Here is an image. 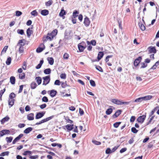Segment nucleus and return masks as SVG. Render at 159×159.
Instances as JSON below:
<instances>
[{
	"instance_id": "obj_1",
	"label": "nucleus",
	"mask_w": 159,
	"mask_h": 159,
	"mask_svg": "<svg viewBox=\"0 0 159 159\" xmlns=\"http://www.w3.org/2000/svg\"><path fill=\"white\" fill-rule=\"evenodd\" d=\"M152 96L151 95H148L142 97H140L135 99L134 102H139L143 100H147L151 99Z\"/></svg>"
},
{
	"instance_id": "obj_2",
	"label": "nucleus",
	"mask_w": 159,
	"mask_h": 159,
	"mask_svg": "<svg viewBox=\"0 0 159 159\" xmlns=\"http://www.w3.org/2000/svg\"><path fill=\"white\" fill-rule=\"evenodd\" d=\"M54 116H50L48 117L47 118L45 119H43L41 121H40L39 122H37L36 123L35 125H40L42 123H44V122H46L48 120L52 119Z\"/></svg>"
},
{
	"instance_id": "obj_3",
	"label": "nucleus",
	"mask_w": 159,
	"mask_h": 159,
	"mask_svg": "<svg viewBox=\"0 0 159 159\" xmlns=\"http://www.w3.org/2000/svg\"><path fill=\"white\" fill-rule=\"evenodd\" d=\"M146 113H145V115L139 116L137 120L139 123L142 124L143 122L146 117Z\"/></svg>"
},
{
	"instance_id": "obj_4",
	"label": "nucleus",
	"mask_w": 159,
	"mask_h": 159,
	"mask_svg": "<svg viewBox=\"0 0 159 159\" xmlns=\"http://www.w3.org/2000/svg\"><path fill=\"white\" fill-rule=\"evenodd\" d=\"M43 85H46L48 84L50 81V76L49 75H48L44 77H43Z\"/></svg>"
},
{
	"instance_id": "obj_5",
	"label": "nucleus",
	"mask_w": 159,
	"mask_h": 159,
	"mask_svg": "<svg viewBox=\"0 0 159 159\" xmlns=\"http://www.w3.org/2000/svg\"><path fill=\"white\" fill-rule=\"evenodd\" d=\"M85 43L84 42H82L78 45V48L80 52H82L83 51L84 48L86 47V46H84Z\"/></svg>"
},
{
	"instance_id": "obj_6",
	"label": "nucleus",
	"mask_w": 159,
	"mask_h": 159,
	"mask_svg": "<svg viewBox=\"0 0 159 159\" xmlns=\"http://www.w3.org/2000/svg\"><path fill=\"white\" fill-rule=\"evenodd\" d=\"M142 59V57L141 56L139 57L138 58L135 59L134 61V65L135 66H137L140 63Z\"/></svg>"
},
{
	"instance_id": "obj_7",
	"label": "nucleus",
	"mask_w": 159,
	"mask_h": 159,
	"mask_svg": "<svg viewBox=\"0 0 159 159\" xmlns=\"http://www.w3.org/2000/svg\"><path fill=\"white\" fill-rule=\"evenodd\" d=\"M10 131L8 129H3L0 132V137H2L5 134H9Z\"/></svg>"
},
{
	"instance_id": "obj_8",
	"label": "nucleus",
	"mask_w": 159,
	"mask_h": 159,
	"mask_svg": "<svg viewBox=\"0 0 159 159\" xmlns=\"http://www.w3.org/2000/svg\"><path fill=\"white\" fill-rule=\"evenodd\" d=\"M148 49L149 53H156L157 50L154 47L150 46L148 48Z\"/></svg>"
},
{
	"instance_id": "obj_9",
	"label": "nucleus",
	"mask_w": 159,
	"mask_h": 159,
	"mask_svg": "<svg viewBox=\"0 0 159 159\" xmlns=\"http://www.w3.org/2000/svg\"><path fill=\"white\" fill-rule=\"evenodd\" d=\"M71 32V31L70 30H66L64 34V38L65 39H69L70 38L69 36L70 35V33Z\"/></svg>"
},
{
	"instance_id": "obj_10",
	"label": "nucleus",
	"mask_w": 159,
	"mask_h": 159,
	"mask_svg": "<svg viewBox=\"0 0 159 159\" xmlns=\"http://www.w3.org/2000/svg\"><path fill=\"white\" fill-rule=\"evenodd\" d=\"M45 113V112H39L37 113L35 116V119H38L42 118L44 116Z\"/></svg>"
},
{
	"instance_id": "obj_11",
	"label": "nucleus",
	"mask_w": 159,
	"mask_h": 159,
	"mask_svg": "<svg viewBox=\"0 0 159 159\" xmlns=\"http://www.w3.org/2000/svg\"><path fill=\"white\" fill-rule=\"evenodd\" d=\"M40 46L42 47H38V48L36 50V51L37 53H40L42 52L44 49H45V46L44 44L43 43H41L40 44Z\"/></svg>"
},
{
	"instance_id": "obj_12",
	"label": "nucleus",
	"mask_w": 159,
	"mask_h": 159,
	"mask_svg": "<svg viewBox=\"0 0 159 159\" xmlns=\"http://www.w3.org/2000/svg\"><path fill=\"white\" fill-rule=\"evenodd\" d=\"M84 23L86 26L88 27L89 26L90 23V21L89 18L87 17L85 18Z\"/></svg>"
},
{
	"instance_id": "obj_13",
	"label": "nucleus",
	"mask_w": 159,
	"mask_h": 159,
	"mask_svg": "<svg viewBox=\"0 0 159 159\" xmlns=\"http://www.w3.org/2000/svg\"><path fill=\"white\" fill-rule=\"evenodd\" d=\"M49 11L46 9H44L41 11L40 13L43 16H46L49 14Z\"/></svg>"
},
{
	"instance_id": "obj_14",
	"label": "nucleus",
	"mask_w": 159,
	"mask_h": 159,
	"mask_svg": "<svg viewBox=\"0 0 159 159\" xmlns=\"http://www.w3.org/2000/svg\"><path fill=\"white\" fill-rule=\"evenodd\" d=\"M121 111L120 110H117L115 113L112 115V117L114 118H115L119 116L121 113Z\"/></svg>"
},
{
	"instance_id": "obj_15",
	"label": "nucleus",
	"mask_w": 159,
	"mask_h": 159,
	"mask_svg": "<svg viewBox=\"0 0 159 159\" xmlns=\"http://www.w3.org/2000/svg\"><path fill=\"white\" fill-rule=\"evenodd\" d=\"M10 118L7 116L3 118L1 120L2 124H3L5 122L7 121Z\"/></svg>"
},
{
	"instance_id": "obj_16",
	"label": "nucleus",
	"mask_w": 159,
	"mask_h": 159,
	"mask_svg": "<svg viewBox=\"0 0 159 159\" xmlns=\"http://www.w3.org/2000/svg\"><path fill=\"white\" fill-rule=\"evenodd\" d=\"M24 40V39L19 40L16 47L18 46H19L20 47H23V46L25 45V43L23 41Z\"/></svg>"
},
{
	"instance_id": "obj_17",
	"label": "nucleus",
	"mask_w": 159,
	"mask_h": 159,
	"mask_svg": "<svg viewBox=\"0 0 159 159\" xmlns=\"http://www.w3.org/2000/svg\"><path fill=\"white\" fill-rule=\"evenodd\" d=\"M104 55V53L103 52H100L98 53V56L97 57V59L98 61H99L103 57Z\"/></svg>"
},
{
	"instance_id": "obj_18",
	"label": "nucleus",
	"mask_w": 159,
	"mask_h": 159,
	"mask_svg": "<svg viewBox=\"0 0 159 159\" xmlns=\"http://www.w3.org/2000/svg\"><path fill=\"white\" fill-rule=\"evenodd\" d=\"M27 118L28 120H32L34 119V115L33 113H30L28 114L27 116Z\"/></svg>"
},
{
	"instance_id": "obj_19",
	"label": "nucleus",
	"mask_w": 159,
	"mask_h": 159,
	"mask_svg": "<svg viewBox=\"0 0 159 159\" xmlns=\"http://www.w3.org/2000/svg\"><path fill=\"white\" fill-rule=\"evenodd\" d=\"M57 91L54 90H52L50 91V95L52 97H53L56 95Z\"/></svg>"
},
{
	"instance_id": "obj_20",
	"label": "nucleus",
	"mask_w": 159,
	"mask_h": 159,
	"mask_svg": "<svg viewBox=\"0 0 159 159\" xmlns=\"http://www.w3.org/2000/svg\"><path fill=\"white\" fill-rule=\"evenodd\" d=\"M73 126L74 125L73 124L71 125H67L66 126V127L68 131H70L72 130L73 129Z\"/></svg>"
},
{
	"instance_id": "obj_21",
	"label": "nucleus",
	"mask_w": 159,
	"mask_h": 159,
	"mask_svg": "<svg viewBox=\"0 0 159 159\" xmlns=\"http://www.w3.org/2000/svg\"><path fill=\"white\" fill-rule=\"evenodd\" d=\"M33 130V128L31 127H28L24 131V133L27 134L30 133Z\"/></svg>"
},
{
	"instance_id": "obj_22",
	"label": "nucleus",
	"mask_w": 159,
	"mask_h": 159,
	"mask_svg": "<svg viewBox=\"0 0 159 159\" xmlns=\"http://www.w3.org/2000/svg\"><path fill=\"white\" fill-rule=\"evenodd\" d=\"M139 26L140 29L144 31L145 30V26L142 24L141 22H139Z\"/></svg>"
},
{
	"instance_id": "obj_23",
	"label": "nucleus",
	"mask_w": 159,
	"mask_h": 159,
	"mask_svg": "<svg viewBox=\"0 0 159 159\" xmlns=\"http://www.w3.org/2000/svg\"><path fill=\"white\" fill-rule=\"evenodd\" d=\"M32 33V31L31 30L30 28H28L26 31V33L28 37L30 38Z\"/></svg>"
},
{
	"instance_id": "obj_24",
	"label": "nucleus",
	"mask_w": 159,
	"mask_h": 159,
	"mask_svg": "<svg viewBox=\"0 0 159 159\" xmlns=\"http://www.w3.org/2000/svg\"><path fill=\"white\" fill-rule=\"evenodd\" d=\"M35 80H36V82L37 83L38 85L40 84L42 82V79L41 77L38 76L36 77L35 78Z\"/></svg>"
},
{
	"instance_id": "obj_25",
	"label": "nucleus",
	"mask_w": 159,
	"mask_h": 159,
	"mask_svg": "<svg viewBox=\"0 0 159 159\" xmlns=\"http://www.w3.org/2000/svg\"><path fill=\"white\" fill-rule=\"evenodd\" d=\"M15 101V99H9L8 102V104L9 105L11 106V107H12L13 106V105H14V103Z\"/></svg>"
},
{
	"instance_id": "obj_26",
	"label": "nucleus",
	"mask_w": 159,
	"mask_h": 159,
	"mask_svg": "<svg viewBox=\"0 0 159 159\" xmlns=\"http://www.w3.org/2000/svg\"><path fill=\"white\" fill-rule=\"evenodd\" d=\"M47 60L48 61L50 65H52L54 63V59L52 57H48Z\"/></svg>"
},
{
	"instance_id": "obj_27",
	"label": "nucleus",
	"mask_w": 159,
	"mask_h": 159,
	"mask_svg": "<svg viewBox=\"0 0 159 159\" xmlns=\"http://www.w3.org/2000/svg\"><path fill=\"white\" fill-rule=\"evenodd\" d=\"M158 107H155L151 111V112L150 113L149 115V117H151L152 115L154 112L158 110Z\"/></svg>"
},
{
	"instance_id": "obj_28",
	"label": "nucleus",
	"mask_w": 159,
	"mask_h": 159,
	"mask_svg": "<svg viewBox=\"0 0 159 159\" xmlns=\"http://www.w3.org/2000/svg\"><path fill=\"white\" fill-rule=\"evenodd\" d=\"M37 86V84L35 82H33L31 84L30 87L32 89H35Z\"/></svg>"
},
{
	"instance_id": "obj_29",
	"label": "nucleus",
	"mask_w": 159,
	"mask_h": 159,
	"mask_svg": "<svg viewBox=\"0 0 159 159\" xmlns=\"http://www.w3.org/2000/svg\"><path fill=\"white\" fill-rule=\"evenodd\" d=\"M51 72V70L50 68L46 69L44 70V73L45 74L48 75L50 74Z\"/></svg>"
},
{
	"instance_id": "obj_30",
	"label": "nucleus",
	"mask_w": 159,
	"mask_h": 159,
	"mask_svg": "<svg viewBox=\"0 0 159 159\" xmlns=\"http://www.w3.org/2000/svg\"><path fill=\"white\" fill-rule=\"evenodd\" d=\"M10 81L11 83L12 84H14L15 83V78L14 76H11L10 78Z\"/></svg>"
},
{
	"instance_id": "obj_31",
	"label": "nucleus",
	"mask_w": 159,
	"mask_h": 159,
	"mask_svg": "<svg viewBox=\"0 0 159 159\" xmlns=\"http://www.w3.org/2000/svg\"><path fill=\"white\" fill-rule=\"evenodd\" d=\"M43 63V60H41L40 61L39 63L36 66V68L37 69H39L41 67V66Z\"/></svg>"
},
{
	"instance_id": "obj_32",
	"label": "nucleus",
	"mask_w": 159,
	"mask_h": 159,
	"mask_svg": "<svg viewBox=\"0 0 159 159\" xmlns=\"http://www.w3.org/2000/svg\"><path fill=\"white\" fill-rule=\"evenodd\" d=\"M53 3V1L52 0H49L45 3V5L47 7H49Z\"/></svg>"
},
{
	"instance_id": "obj_33",
	"label": "nucleus",
	"mask_w": 159,
	"mask_h": 159,
	"mask_svg": "<svg viewBox=\"0 0 159 159\" xmlns=\"http://www.w3.org/2000/svg\"><path fill=\"white\" fill-rule=\"evenodd\" d=\"M53 37H54L51 34H48L46 37V38L47 39H49L50 41H51Z\"/></svg>"
},
{
	"instance_id": "obj_34",
	"label": "nucleus",
	"mask_w": 159,
	"mask_h": 159,
	"mask_svg": "<svg viewBox=\"0 0 159 159\" xmlns=\"http://www.w3.org/2000/svg\"><path fill=\"white\" fill-rule=\"evenodd\" d=\"M66 14V11L63 9H61L59 14V16L61 17L63 16Z\"/></svg>"
},
{
	"instance_id": "obj_35",
	"label": "nucleus",
	"mask_w": 159,
	"mask_h": 159,
	"mask_svg": "<svg viewBox=\"0 0 159 159\" xmlns=\"http://www.w3.org/2000/svg\"><path fill=\"white\" fill-rule=\"evenodd\" d=\"M112 108H108L106 110V113L107 115H109L112 113Z\"/></svg>"
},
{
	"instance_id": "obj_36",
	"label": "nucleus",
	"mask_w": 159,
	"mask_h": 159,
	"mask_svg": "<svg viewBox=\"0 0 159 159\" xmlns=\"http://www.w3.org/2000/svg\"><path fill=\"white\" fill-rule=\"evenodd\" d=\"M13 139V137H7L6 138V140L8 143H11Z\"/></svg>"
},
{
	"instance_id": "obj_37",
	"label": "nucleus",
	"mask_w": 159,
	"mask_h": 159,
	"mask_svg": "<svg viewBox=\"0 0 159 159\" xmlns=\"http://www.w3.org/2000/svg\"><path fill=\"white\" fill-rule=\"evenodd\" d=\"M11 58L10 57H8L7 58V60L6 62V64L7 65H10V64H11Z\"/></svg>"
},
{
	"instance_id": "obj_38",
	"label": "nucleus",
	"mask_w": 159,
	"mask_h": 159,
	"mask_svg": "<svg viewBox=\"0 0 159 159\" xmlns=\"http://www.w3.org/2000/svg\"><path fill=\"white\" fill-rule=\"evenodd\" d=\"M57 33V29H55L53 30L51 34L54 37L55 36Z\"/></svg>"
},
{
	"instance_id": "obj_39",
	"label": "nucleus",
	"mask_w": 159,
	"mask_h": 159,
	"mask_svg": "<svg viewBox=\"0 0 159 159\" xmlns=\"http://www.w3.org/2000/svg\"><path fill=\"white\" fill-rule=\"evenodd\" d=\"M95 66L97 70H98L99 71L101 72H103V70L101 67L99 66H97L96 65H95Z\"/></svg>"
},
{
	"instance_id": "obj_40",
	"label": "nucleus",
	"mask_w": 159,
	"mask_h": 159,
	"mask_svg": "<svg viewBox=\"0 0 159 159\" xmlns=\"http://www.w3.org/2000/svg\"><path fill=\"white\" fill-rule=\"evenodd\" d=\"M31 14L32 16H37L38 15V12L36 11V10H34L31 12Z\"/></svg>"
},
{
	"instance_id": "obj_41",
	"label": "nucleus",
	"mask_w": 159,
	"mask_h": 159,
	"mask_svg": "<svg viewBox=\"0 0 159 159\" xmlns=\"http://www.w3.org/2000/svg\"><path fill=\"white\" fill-rule=\"evenodd\" d=\"M32 154V152L31 151H27L24 152L23 155L25 156L27 155H30Z\"/></svg>"
},
{
	"instance_id": "obj_42",
	"label": "nucleus",
	"mask_w": 159,
	"mask_h": 159,
	"mask_svg": "<svg viewBox=\"0 0 159 159\" xmlns=\"http://www.w3.org/2000/svg\"><path fill=\"white\" fill-rule=\"evenodd\" d=\"M9 152L8 151H6L2 152L0 154V156H4L5 155L8 156L9 154Z\"/></svg>"
},
{
	"instance_id": "obj_43",
	"label": "nucleus",
	"mask_w": 159,
	"mask_h": 159,
	"mask_svg": "<svg viewBox=\"0 0 159 159\" xmlns=\"http://www.w3.org/2000/svg\"><path fill=\"white\" fill-rule=\"evenodd\" d=\"M15 96H16L15 94L13 93H11L9 95V99H14L13 98H15Z\"/></svg>"
},
{
	"instance_id": "obj_44",
	"label": "nucleus",
	"mask_w": 159,
	"mask_h": 159,
	"mask_svg": "<svg viewBox=\"0 0 159 159\" xmlns=\"http://www.w3.org/2000/svg\"><path fill=\"white\" fill-rule=\"evenodd\" d=\"M92 142L94 144L97 145H100L101 143V142H100L99 141H96V140H93L92 141Z\"/></svg>"
},
{
	"instance_id": "obj_45",
	"label": "nucleus",
	"mask_w": 159,
	"mask_h": 159,
	"mask_svg": "<svg viewBox=\"0 0 159 159\" xmlns=\"http://www.w3.org/2000/svg\"><path fill=\"white\" fill-rule=\"evenodd\" d=\"M8 46H6L4 47V48L2 51L1 55L3 54H4L6 52V51L8 48Z\"/></svg>"
},
{
	"instance_id": "obj_46",
	"label": "nucleus",
	"mask_w": 159,
	"mask_h": 159,
	"mask_svg": "<svg viewBox=\"0 0 159 159\" xmlns=\"http://www.w3.org/2000/svg\"><path fill=\"white\" fill-rule=\"evenodd\" d=\"M25 73H21L19 75V77L21 79H23L25 78Z\"/></svg>"
},
{
	"instance_id": "obj_47",
	"label": "nucleus",
	"mask_w": 159,
	"mask_h": 159,
	"mask_svg": "<svg viewBox=\"0 0 159 159\" xmlns=\"http://www.w3.org/2000/svg\"><path fill=\"white\" fill-rule=\"evenodd\" d=\"M120 124L121 122H116L113 124L114 127L116 128H117Z\"/></svg>"
},
{
	"instance_id": "obj_48",
	"label": "nucleus",
	"mask_w": 159,
	"mask_h": 159,
	"mask_svg": "<svg viewBox=\"0 0 159 159\" xmlns=\"http://www.w3.org/2000/svg\"><path fill=\"white\" fill-rule=\"evenodd\" d=\"M141 68H145L147 66V64L145 63V62H144L141 63Z\"/></svg>"
},
{
	"instance_id": "obj_49",
	"label": "nucleus",
	"mask_w": 159,
	"mask_h": 159,
	"mask_svg": "<svg viewBox=\"0 0 159 159\" xmlns=\"http://www.w3.org/2000/svg\"><path fill=\"white\" fill-rule=\"evenodd\" d=\"M90 83L91 85L93 87H95L96 84L95 81L93 80H90Z\"/></svg>"
},
{
	"instance_id": "obj_50",
	"label": "nucleus",
	"mask_w": 159,
	"mask_h": 159,
	"mask_svg": "<svg viewBox=\"0 0 159 159\" xmlns=\"http://www.w3.org/2000/svg\"><path fill=\"white\" fill-rule=\"evenodd\" d=\"M42 101L43 102H48V100L47 97L44 96L42 98Z\"/></svg>"
},
{
	"instance_id": "obj_51",
	"label": "nucleus",
	"mask_w": 159,
	"mask_h": 159,
	"mask_svg": "<svg viewBox=\"0 0 159 159\" xmlns=\"http://www.w3.org/2000/svg\"><path fill=\"white\" fill-rule=\"evenodd\" d=\"M17 33L21 35H23L24 34V31L23 30H17Z\"/></svg>"
},
{
	"instance_id": "obj_52",
	"label": "nucleus",
	"mask_w": 159,
	"mask_h": 159,
	"mask_svg": "<svg viewBox=\"0 0 159 159\" xmlns=\"http://www.w3.org/2000/svg\"><path fill=\"white\" fill-rule=\"evenodd\" d=\"M22 14V13L21 11H16V16H20Z\"/></svg>"
},
{
	"instance_id": "obj_53",
	"label": "nucleus",
	"mask_w": 159,
	"mask_h": 159,
	"mask_svg": "<svg viewBox=\"0 0 159 159\" xmlns=\"http://www.w3.org/2000/svg\"><path fill=\"white\" fill-rule=\"evenodd\" d=\"M131 130V131L134 133H136L138 132V130L134 127H132Z\"/></svg>"
},
{
	"instance_id": "obj_54",
	"label": "nucleus",
	"mask_w": 159,
	"mask_h": 159,
	"mask_svg": "<svg viewBox=\"0 0 159 159\" xmlns=\"http://www.w3.org/2000/svg\"><path fill=\"white\" fill-rule=\"evenodd\" d=\"M61 83V82L59 81V80H57L55 81L54 84L57 85H60Z\"/></svg>"
},
{
	"instance_id": "obj_55",
	"label": "nucleus",
	"mask_w": 159,
	"mask_h": 159,
	"mask_svg": "<svg viewBox=\"0 0 159 159\" xmlns=\"http://www.w3.org/2000/svg\"><path fill=\"white\" fill-rule=\"evenodd\" d=\"M66 74L65 73L61 74L60 76L61 79H65L66 78Z\"/></svg>"
},
{
	"instance_id": "obj_56",
	"label": "nucleus",
	"mask_w": 159,
	"mask_h": 159,
	"mask_svg": "<svg viewBox=\"0 0 159 159\" xmlns=\"http://www.w3.org/2000/svg\"><path fill=\"white\" fill-rule=\"evenodd\" d=\"M69 57V55L67 53H65L63 55V58L65 59H67Z\"/></svg>"
},
{
	"instance_id": "obj_57",
	"label": "nucleus",
	"mask_w": 159,
	"mask_h": 159,
	"mask_svg": "<svg viewBox=\"0 0 159 159\" xmlns=\"http://www.w3.org/2000/svg\"><path fill=\"white\" fill-rule=\"evenodd\" d=\"M67 86V85L66 82L62 83L61 84V86L62 88H66V87Z\"/></svg>"
},
{
	"instance_id": "obj_58",
	"label": "nucleus",
	"mask_w": 159,
	"mask_h": 159,
	"mask_svg": "<svg viewBox=\"0 0 159 159\" xmlns=\"http://www.w3.org/2000/svg\"><path fill=\"white\" fill-rule=\"evenodd\" d=\"M79 13L78 11H77L75 10L73 12V16H74V18H75L76 17H77L78 15L77 14H78Z\"/></svg>"
},
{
	"instance_id": "obj_59",
	"label": "nucleus",
	"mask_w": 159,
	"mask_h": 159,
	"mask_svg": "<svg viewBox=\"0 0 159 159\" xmlns=\"http://www.w3.org/2000/svg\"><path fill=\"white\" fill-rule=\"evenodd\" d=\"M135 119V117L134 116H133L131 117L130 119V122H134Z\"/></svg>"
},
{
	"instance_id": "obj_60",
	"label": "nucleus",
	"mask_w": 159,
	"mask_h": 159,
	"mask_svg": "<svg viewBox=\"0 0 159 159\" xmlns=\"http://www.w3.org/2000/svg\"><path fill=\"white\" fill-rule=\"evenodd\" d=\"M25 126V124L23 123H20L18 125V127L20 128L24 127Z\"/></svg>"
},
{
	"instance_id": "obj_61",
	"label": "nucleus",
	"mask_w": 159,
	"mask_h": 159,
	"mask_svg": "<svg viewBox=\"0 0 159 159\" xmlns=\"http://www.w3.org/2000/svg\"><path fill=\"white\" fill-rule=\"evenodd\" d=\"M106 153L107 154H109L110 153H111V150L110 148H108L106 150Z\"/></svg>"
},
{
	"instance_id": "obj_62",
	"label": "nucleus",
	"mask_w": 159,
	"mask_h": 159,
	"mask_svg": "<svg viewBox=\"0 0 159 159\" xmlns=\"http://www.w3.org/2000/svg\"><path fill=\"white\" fill-rule=\"evenodd\" d=\"M24 51L23 47H19V52L20 53H21L23 52Z\"/></svg>"
},
{
	"instance_id": "obj_63",
	"label": "nucleus",
	"mask_w": 159,
	"mask_h": 159,
	"mask_svg": "<svg viewBox=\"0 0 159 159\" xmlns=\"http://www.w3.org/2000/svg\"><path fill=\"white\" fill-rule=\"evenodd\" d=\"M118 100L117 99H111V101L113 103L116 104Z\"/></svg>"
},
{
	"instance_id": "obj_64",
	"label": "nucleus",
	"mask_w": 159,
	"mask_h": 159,
	"mask_svg": "<svg viewBox=\"0 0 159 159\" xmlns=\"http://www.w3.org/2000/svg\"><path fill=\"white\" fill-rule=\"evenodd\" d=\"M126 150H127V148H122L120 150V153H122L125 152Z\"/></svg>"
}]
</instances>
